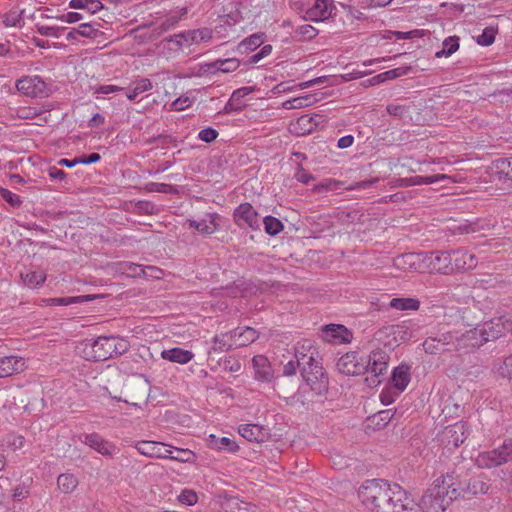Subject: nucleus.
Instances as JSON below:
<instances>
[{
	"label": "nucleus",
	"instance_id": "nucleus-5",
	"mask_svg": "<svg viewBox=\"0 0 512 512\" xmlns=\"http://www.w3.org/2000/svg\"><path fill=\"white\" fill-rule=\"evenodd\" d=\"M452 501L449 498L442 497L439 492H430L428 490L422 495L420 501H415L412 497V512H445Z\"/></svg>",
	"mask_w": 512,
	"mask_h": 512
},
{
	"label": "nucleus",
	"instance_id": "nucleus-44",
	"mask_svg": "<svg viewBox=\"0 0 512 512\" xmlns=\"http://www.w3.org/2000/svg\"><path fill=\"white\" fill-rule=\"evenodd\" d=\"M423 349L429 354H438L443 351H451V348H443L437 337H428L422 344Z\"/></svg>",
	"mask_w": 512,
	"mask_h": 512
},
{
	"label": "nucleus",
	"instance_id": "nucleus-23",
	"mask_svg": "<svg viewBox=\"0 0 512 512\" xmlns=\"http://www.w3.org/2000/svg\"><path fill=\"white\" fill-rule=\"evenodd\" d=\"M24 370L21 357L5 356L0 358V378L11 376Z\"/></svg>",
	"mask_w": 512,
	"mask_h": 512
},
{
	"label": "nucleus",
	"instance_id": "nucleus-46",
	"mask_svg": "<svg viewBox=\"0 0 512 512\" xmlns=\"http://www.w3.org/2000/svg\"><path fill=\"white\" fill-rule=\"evenodd\" d=\"M77 33L79 34V37L81 36L90 39H95L102 34L101 31L94 28L91 24L88 23L80 24L77 27Z\"/></svg>",
	"mask_w": 512,
	"mask_h": 512
},
{
	"label": "nucleus",
	"instance_id": "nucleus-39",
	"mask_svg": "<svg viewBox=\"0 0 512 512\" xmlns=\"http://www.w3.org/2000/svg\"><path fill=\"white\" fill-rule=\"evenodd\" d=\"M235 347L234 340L230 338V332L222 335H216L213 338L212 351L223 352Z\"/></svg>",
	"mask_w": 512,
	"mask_h": 512
},
{
	"label": "nucleus",
	"instance_id": "nucleus-47",
	"mask_svg": "<svg viewBox=\"0 0 512 512\" xmlns=\"http://www.w3.org/2000/svg\"><path fill=\"white\" fill-rule=\"evenodd\" d=\"M295 33L302 39V40H311L315 38L318 34V30L314 28L310 24H304L299 26Z\"/></svg>",
	"mask_w": 512,
	"mask_h": 512
},
{
	"label": "nucleus",
	"instance_id": "nucleus-62",
	"mask_svg": "<svg viewBox=\"0 0 512 512\" xmlns=\"http://www.w3.org/2000/svg\"><path fill=\"white\" fill-rule=\"evenodd\" d=\"M85 9L90 13L95 14L103 8V4L100 0H84Z\"/></svg>",
	"mask_w": 512,
	"mask_h": 512
},
{
	"label": "nucleus",
	"instance_id": "nucleus-34",
	"mask_svg": "<svg viewBox=\"0 0 512 512\" xmlns=\"http://www.w3.org/2000/svg\"><path fill=\"white\" fill-rule=\"evenodd\" d=\"M187 14V8L182 7L178 10L171 11L161 22L160 28L167 31L174 27Z\"/></svg>",
	"mask_w": 512,
	"mask_h": 512
},
{
	"label": "nucleus",
	"instance_id": "nucleus-4",
	"mask_svg": "<svg viewBox=\"0 0 512 512\" xmlns=\"http://www.w3.org/2000/svg\"><path fill=\"white\" fill-rule=\"evenodd\" d=\"M512 461V438H507L498 448L480 452L476 458L479 468L490 469Z\"/></svg>",
	"mask_w": 512,
	"mask_h": 512
},
{
	"label": "nucleus",
	"instance_id": "nucleus-18",
	"mask_svg": "<svg viewBox=\"0 0 512 512\" xmlns=\"http://www.w3.org/2000/svg\"><path fill=\"white\" fill-rule=\"evenodd\" d=\"M334 9L332 0H314V4L306 10L305 19L319 22L328 19Z\"/></svg>",
	"mask_w": 512,
	"mask_h": 512
},
{
	"label": "nucleus",
	"instance_id": "nucleus-22",
	"mask_svg": "<svg viewBox=\"0 0 512 512\" xmlns=\"http://www.w3.org/2000/svg\"><path fill=\"white\" fill-rule=\"evenodd\" d=\"M258 337V332L252 327L236 328L230 331V338L234 340L235 347L247 346L256 341Z\"/></svg>",
	"mask_w": 512,
	"mask_h": 512
},
{
	"label": "nucleus",
	"instance_id": "nucleus-11",
	"mask_svg": "<svg viewBox=\"0 0 512 512\" xmlns=\"http://www.w3.org/2000/svg\"><path fill=\"white\" fill-rule=\"evenodd\" d=\"M172 445L158 441H138L135 449L141 454L149 458L167 459V456L173 453Z\"/></svg>",
	"mask_w": 512,
	"mask_h": 512
},
{
	"label": "nucleus",
	"instance_id": "nucleus-29",
	"mask_svg": "<svg viewBox=\"0 0 512 512\" xmlns=\"http://www.w3.org/2000/svg\"><path fill=\"white\" fill-rule=\"evenodd\" d=\"M189 226L196 229L201 234L210 235L215 232L217 225L215 223V217L208 214L206 218L201 220H188Z\"/></svg>",
	"mask_w": 512,
	"mask_h": 512
},
{
	"label": "nucleus",
	"instance_id": "nucleus-55",
	"mask_svg": "<svg viewBox=\"0 0 512 512\" xmlns=\"http://www.w3.org/2000/svg\"><path fill=\"white\" fill-rule=\"evenodd\" d=\"M307 101H308L307 97H299V98H295V99L288 100V101L284 102L283 107L286 109L301 108V107L308 105Z\"/></svg>",
	"mask_w": 512,
	"mask_h": 512
},
{
	"label": "nucleus",
	"instance_id": "nucleus-19",
	"mask_svg": "<svg viewBox=\"0 0 512 512\" xmlns=\"http://www.w3.org/2000/svg\"><path fill=\"white\" fill-rule=\"evenodd\" d=\"M453 271H465L477 266V258L465 249H457L451 252Z\"/></svg>",
	"mask_w": 512,
	"mask_h": 512
},
{
	"label": "nucleus",
	"instance_id": "nucleus-57",
	"mask_svg": "<svg viewBox=\"0 0 512 512\" xmlns=\"http://www.w3.org/2000/svg\"><path fill=\"white\" fill-rule=\"evenodd\" d=\"M499 370L502 376L512 378V355H509L504 359L503 365Z\"/></svg>",
	"mask_w": 512,
	"mask_h": 512
},
{
	"label": "nucleus",
	"instance_id": "nucleus-28",
	"mask_svg": "<svg viewBox=\"0 0 512 512\" xmlns=\"http://www.w3.org/2000/svg\"><path fill=\"white\" fill-rule=\"evenodd\" d=\"M161 355L163 359L169 360L171 362H176L179 364L188 363L189 361L192 360L194 356L191 351L177 347L169 350H163Z\"/></svg>",
	"mask_w": 512,
	"mask_h": 512
},
{
	"label": "nucleus",
	"instance_id": "nucleus-14",
	"mask_svg": "<svg viewBox=\"0 0 512 512\" xmlns=\"http://www.w3.org/2000/svg\"><path fill=\"white\" fill-rule=\"evenodd\" d=\"M479 329L486 343L504 336L509 331V323L506 316H501L485 322Z\"/></svg>",
	"mask_w": 512,
	"mask_h": 512
},
{
	"label": "nucleus",
	"instance_id": "nucleus-52",
	"mask_svg": "<svg viewBox=\"0 0 512 512\" xmlns=\"http://www.w3.org/2000/svg\"><path fill=\"white\" fill-rule=\"evenodd\" d=\"M132 86L136 90V93L139 95L151 90L153 88V83L148 78H138L132 82Z\"/></svg>",
	"mask_w": 512,
	"mask_h": 512
},
{
	"label": "nucleus",
	"instance_id": "nucleus-36",
	"mask_svg": "<svg viewBox=\"0 0 512 512\" xmlns=\"http://www.w3.org/2000/svg\"><path fill=\"white\" fill-rule=\"evenodd\" d=\"M20 276L24 284L30 288L38 287L46 280V274L43 271H30L27 273H21Z\"/></svg>",
	"mask_w": 512,
	"mask_h": 512
},
{
	"label": "nucleus",
	"instance_id": "nucleus-50",
	"mask_svg": "<svg viewBox=\"0 0 512 512\" xmlns=\"http://www.w3.org/2000/svg\"><path fill=\"white\" fill-rule=\"evenodd\" d=\"M0 196L12 207H19L22 204L20 197L6 188L0 187Z\"/></svg>",
	"mask_w": 512,
	"mask_h": 512
},
{
	"label": "nucleus",
	"instance_id": "nucleus-43",
	"mask_svg": "<svg viewBox=\"0 0 512 512\" xmlns=\"http://www.w3.org/2000/svg\"><path fill=\"white\" fill-rule=\"evenodd\" d=\"M212 66L218 71L229 73L235 71L240 66V61L236 58H228L215 61Z\"/></svg>",
	"mask_w": 512,
	"mask_h": 512
},
{
	"label": "nucleus",
	"instance_id": "nucleus-30",
	"mask_svg": "<svg viewBox=\"0 0 512 512\" xmlns=\"http://www.w3.org/2000/svg\"><path fill=\"white\" fill-rule=\"evenodd\" d=\"M389 306L400 311H417L420 307V301L416 298H393Z\"/></svg>",
	"mask_w": 512,
	"mask_h": 512
},
{
	"label": "nucleus",
	"instance_id": "nucleus-63",
	"mask_svg": "<svg viewBox=\"0 0 512 512\" xmlns=\"http://www.w3.org/2000/svg\"><path fill=\"white\" fill-rule=\"evenodd\" d=\"M337 184L338 183L336 181L326 180L325 182L315 185L313 188V191L320 193L322 191L331 190V189L335 188L337 186Z\"/></svg>",
	"mask_w": 512,
	"mask_h": 512
},
{
	"label": "nucleus",
	"instance_id": "nucleus-45",
	"mask_svg": "<svg viewBox=\"0 0 512 512\" xmlns=\"http://www.w3.org/2000/svg\"><path fill=\"white\" fill-rule=\"evenodd\" d=\"M446 178H448V176L445 174H438V175H433V176L417 175V176L410 178V183L412 185H427V184L435 183L440 180H444Z\"/></svg>",
	"mask_w": 512,
	"mask_h": 512
},
{
	"label": "nucleus",
	"instance_id": "nucleus-17",
	"mask_svg": "<svg viewBox=\"0 0 512 512\" xmlns=\"http://www.w3.org/2000/svg\"><path fill=\"white\" fill-rule=\"evenodd\" d=\"M389 359L390 357L387 352L381 349L373 350L365 357L366 372H370L376 377L383 375L388 369Z\"/></svg>",
	"mask_w": 512,
	"mask_h": 512
},
{
	"label": "nucleus",
	"instance_id": "nucleus-25",
	"mask_svg": "<svg viewBox=\"0 0 512 512\" xmlns=\"http://www.w3.org/2000/svg\"><path fill=\"white\" fill-rule=\"evenodd\" d=\"M491 170L499 179L512 181V157L494 160L492 162Z\"/></svg>",
	"mask_w": 512,
	"mask_h": 512
},
{
	"label": "nucleus",
	"instance_id": "nucleus-38",
	"mask_svg": "<svg viewBox=\"0 0 512 512\" xmlns=\"http://www.w3.org/2000/svg\"><path fill=\"white\" fill-rule=\"evenodd\" d=\"M493 225L485 220L478 219L475 222H470L468 224H464L459 226V231L461 233L469 234L476 233L481 231H489Z\"/></svg>",
	"mask_w": 512,
	"mask_h": 512
},
{
	"label": "nucleus",
	"instance_id": "nucleus-1",
	"mask_svg": "<svg viewBox=\"0 0 512 512\" xmlns=\"http://www.w3.org/2000/svg\"><path fill=\"white\" fill-rule=\"evenodd\" d=\"M361 503L372 512H412V496L397 484L367 480L358 490Z\"/></svg>",
	"mask_w": 512,
	"mask_h": 512
},
{
	"label": "nucleus",
	"instance_id": "nucleus-2",
	"mask_svg": "<svg viewBox=\"0 0 512 512\" xmlns=\"http://www.w3.org/2000/svg\"><path fill=\"white\" fill-rule=\"evenodd\" d=\"M82 346L84 358L97 362L124 354L129 350L130 343L118 336H99L96 339L85 340Z\"/></svg>",
	"mask_w": 512,
	"mask_h": 512
},
{
	"label": "nucleus",
	"instance_id": "nucleus-61",
	"mask_svg": "<svg viewBox=\"0 0 512 512\" xmlns=\"http://www.w3.org/2000/svg\"><path fill=\"white\" fill-rule=\"evenodd\" d=\"M124 90V88L116 85H100L95 89L96 94H110Z\"/></svg>",
	"mask_w": 512,
	"mask_h": 512
},
{
	"label": "nucleus",
	"instance_id": "nucleus-8",
	"mask_svg": "<svg viewBox=\"0 0 512 512\" xmlns=\"http://www.w3.org/2000/svg\"><path fill=\"white\" fill-rule=\"evenodd\" d=\"M338 371L344 375H360L366 372L365 357L356 351L341 356L336 364Z\"/></svg>",
	"mask_w": 512,
	"mask_h": 512
},
{
	"label": "nucleus",
	"instance_id": "nucleus-40",
	"mask_svg": "<svg viewBox=\"0 0 512 512\" xmlns=\"http://www.w3.org/2000/svg\"><path fill=\"white\" fill-rule=\"evenodd\" d=\"M211 446L218 450H226L228 452H236L238 450V445L228 437L216 438L211 435Z\"/></svg>",
	"mask_w": 512,
	"mask_h": 512
},
{
	"label": "nucleus",
	"instance_id": "nucleus-41",
	"mask_svg": "<svg viewBox=\"0 0 512 512\" xmlns=\"http://www.w3.org/2000/svg\"><path fill=\"white\" fill-rule=\"evenodd\" d=\"M173 453L167 456V459L175 460L182 463H191L195 459V453L189 449H182L178 447L171 448Z\"/></svg>",
	"mask_w": 512,
	"mask_h": 512
},
{
	"label": "nucleus",
	"instance_id": "nucleus-31",
	"mask_svg": "<svg viewBox=\"0 0 512 512\" xmlns=\"http://www.w3.org/2000/svg\"><path fill=\"white\" fill-rule=\"evenodd\" d=\"M118 271L128 277H146L147 270L140 264L132 262H121L118 264Z\"/></svg>",
	"mask_w": 512,
	"mask_h": 512
},
{
	"label": "nucleus",
	"instance_id": "nucleus-15",
	"mask_svg": "<svg viewBox=\"0 0 512 512\" xmlns=\"http://www.w3.org/2000/svg\"><path fill=\"white\" fill-rule=\"evenodd\" d=\"M82 442L99 454L112 458L119 452L117 446L97 433L84 434Z\"/></svg>",
	"mask_w": 512,
	"mask_h": 512
},
{
	"label": "nucleus",
	"instance_id": "nucleus-6",
	"mask_svg": "<svg viewBox=\"0 0 512 512\" xmlns=\"http://www.w3.org/2000/svg\"><path fill=\"white\" fill-rule=\"evenodd\" d=\"M470 434L468 424L463 421L445 427L439 434V441L448 450L459 447Z\"/></svg>",
	"mask_w": 512,
	"mask_h": 512
},
{
	"label": "nucleus",
	"instance_id": "nucleus-24",
	"mask_svg": "<svg viewBox=\"0 0 512 512\" xmlns=\"http://www.w3.org/2000/svg\"><path fill=\"white\" fill-rule=\"evenodd\" d=\"M453 473H446L436 478L431 486L427 489L430 492H439V495L445 498H450L449 491L453 486Z\"/></svg>",
	"mask_w": 512,
	"mask_h": 512
},
{
	"label": "nucleus",
	"instance_id": "nucleus-26",
	"mask_svg": "<svg viewBox=\"0 0 512 512\" xmlns=\"http://www.w3.org/2000/svg\"><path fill=\"white\" fill-rule=\"evenodd\" d=\"M490 485L481 477L466 480V498L470 499L479 494L488 493Z\"/></svg>",
	"mask_w": 512,
	"mask_h": 512
},
{
	"label": "nucleus",
	"instance_id": "nucleus-21",
	"mask_svg": "<svg viewBox=\"0 0 512 512\" xmlns=\"http://www.w3.org/2000/svg\"><path fill=\"white\" fill-rule=\"evenodd\" d=\"M238 432L242 437L247 439L248 441L255 442H264L268 438L267 430L258 424H244L240 425L238 428Z\"/></svg>",
	"mask_w": 512,
	"mask_h": 512
},
{
	"label": "nucleus",
	"instance_id": "nucleus-48",
	"mask_svg": "<svg viewBox=\"0 0 512 512\" xmlns=\"http://www.w3.org/2000/svg\"><path fill=\"white\" fill-rule=\"evenodd\" d=\"M178 501L181 504L192 506L197 503L198 496L194 490L184 489L178 496Z\"/></svg>",
	"mask_w": 512,
	"mask_h": 512
},
{
	"label": "nucleus",
	"instance_id": "nucleus-35",
	"mask_svg": "<svg viewBox=\"0 0 512 512\" xmlns=\"http://www.w3.org/2000/svg\"><path fill=\"white\" fill-rule=\"evenodd\" d=\"M453 473V486L451 488V490L449 491L450 493V500L453 502L454 500L458 499V498H466V489H465V484H466V479L462 480L460 478V476L458 474H456L454 471L452 472Z\"/></svg>",
	"mask_w": 512,
	"mask_h": 512
},
{
	"label": "nucleus",
	"instance_id": "nucleus-56",
	"mask_svg": "<svg viewBox=\"0 0 512 512\" xmlns=\"http://www.w3.org/2000/svg\"><path fill=\"white\" fill-rule=\"evenodd\" d=\"M406 73H407V69L399 67V68L387 70L385 72H382L381 74L383 76L384 81H386V80H392V79L398 78L400 76L405 75Z\"/></svg>",
	"mask_w": 512,
	"mask_h": 512
},
{
	"label": "nucleus",
	"instance_id": "nucleus-7",
	"mask_svg": "<svg viewBox=\"0 0 512 512\" xmlns=\"http://www.w3.org/2000/svg\"><path fill=\"white\" fill-rule=\"evenodd\" d=\"M422 267L430 272L449 274L453 272L452 255L447 251H432L425 253L421 258Z\"/></svg>",
	"mask_w": 512,
	"mask_h": 512
},
{
	"label": "nucleus",
	"instance_id": "nucleus-12",
	"mask_svg": "<svg viewBox=\"0 0 512 512\" xmlns=\"http://www.w3.org/2000/svg\"><path fill=\"white\" fill-rule=\"evenodd\" d=\"M19 92L30 97H43L47 95V85L39 76H25L16 82Z\"/></svg>",
	"mask_w": 512,
	"mask_h": 512
},
{
	"label": "nucleus",
	"instance_id": "nucleus-37",
	"mask_svg": "<svg viewBox=\"0 0 512 512\" xmlns=\"http://www.w3.org/2000/svg\"><path fill=\"white\" fill-rule=\"evenodd\" d=\"M264 42L263 34H253L244 40H242L239 45L238 49L241 52H250L256 50L258 47H260Z\"/></svg>",
	"mask_w": 512,
	"mask_h": 512
},
{
	"label": "nucleus",
	"instance_id": "nucleus-49",
	"mask_svg": "<svg viewBox=\"0 0 512 512\" xmlns=\"http://www.w3.org/2000/svg\"><path fill=\"white\" fill-rule=\"evenodd\" d=\"M496 31L492 27H487L482 31V34L477 37V43L482 46H489L495 40Z\"/></svg>",
	"mask_w": 512,
	"mask_h": 512
},
{
	"label": "nucleus",
	"instance_id": "nucleus-33",
	"mask_svg": "<svg viewBox=\"0 0 512 512\" xmlns=\"http://www.w3.org/2000/svg\"><path fill=\"white\" fill-rule=\"evenodd\" d=\"M58 488L63 493H71L78 485V479L70 473L60 474L57 478Z\"/></svg>",
	"mask_w": 512,
	"mask_h": 512
},
{
	"label": "nucleus",
	"instance_id": "nucleus-58",
	"mask_svg": "<svg viewBox=\"0 0 512 512\" xmlns=\"http://www.w3.org/2000/svg\"><path fill=\"white\" fill-rule=\"evenodd\" d=\"M47 172H48L49 177L52 180H56V181H63L66 179V176H67V174L63 170L58 169L55 166L49 167L47 169Z\"/></svg>",
	"mask_w": 512,
	"mask_h": 512
},
{
	"label": "nucleus",
	"instance_id": "nucleus-27",
	"mask_svg": "<svg viewBox=\"0 0 512 512\" xmlns=\"http://www.w3.org/2000/svg\"><path fill=\"white\" fill-rule=\"evenodd\" d=\"M410 382L409 367L400 365L393 370L392 384L398 393L403 392Z\"/></svg>",
	"mask_w": 512,
	"mask_h": 512
},
{
	"label": "nucleus",
	"instance_id": "nucleus-60",
	"mask_svg": "<svg viewBox=\"0 0 512 512\" xmlns=\"http://www.w3.org/2000/svg\"><path fill=\"white\" fill-rule=\"evenodd\" d=\"M38 32L43 36L58 37L60 29L52 26H38Z\"/></svg>",
	"mask_w": 512,
	"mask_h": 512
},
{
	"label": "nucleus",
	"instance_id": "nucleus-3",
	"mask_svg": "<svg viewBox=\"0 0 512 512\" xmlns=\"http://www.w3.org/2000/svg\"><path fill=\"white\" fill-rule=\"evenodd\" d=\"M295 358H297V365L306 385L316 395L325 394L328 391V376L321 363L314 358V350H311L310 347L308 353H304L297 348Z\"/></svg>",
	"mask_w": 512,
	"mask_h": 512
},
{
	"label": "nucleus",
	"instance_id": "nucleus-59",
	"mask_svg": "<svg viewBox=\"0 0 512 512\" xmlns=\"http://www.w3.org/2000/svg\"><path fill=\"white\" fill-rule=\"evenodd\" d=\"M222 290L224 291L222 295L230 296L233 298L243 296V290L240 288V284L227 286Z\"/></svg>",
	"mask_w": 512,
	"mask_h": 512
},
{
	"label": "nucleus",
	"instance_id": "nucleus-51",
	"mask_svg": "<svg viewBox=\"0 0 512 512\" xmlns=\"http://www.w3.org/2000/svg\"><path fill=\"white\" fill-rule=\"evenodd\" d=\"M146 190L149 192H158V193H171L174 192L175 189L172 185L166 183H157L150 182L146 184Z\"/></svg>",
	"mask_w": 512,
	"mask_h": 512
},
{
	"label": "nucleus",
	"instance_id": "nucleus-32",
	"mask_svg": "<svg viewBox=\"0 0 512 512\" xmlns=\"http://www.w3.org/2000/svg\"><path fill=\"white\" fill-rule=\"evenodd\" d=\"M459 49V37H447L442 43V49L435 53L436 58L449 57Z\"/></svg>",
	"mask_w": 512,
	"mask_h": 512
},
{
	"label": "nucleus",
	"instance_id": "nucleus-9",
	"mask_svg": "<svg viewBox=\"0 0 512 512\" xmlns=\"http://www.w3.org/2000/svg\"><path fill=\"white\" fill-rule=\"evenodd\" d=\"M213 37V31L210 28L203 27L199 29L187 30L171 37L170 41L176 43L177 46H191L208 42Z\"/></svg>",
	"mask_w": 512,
	"mask_h": 512
},
{
	"label": "nucleus",
	"instance_id": "nucleus-20",
	"mask_svg": "<svg viewBox=\"0 0 512 512\" xmlns=\"http://www.w3.org/2000/svg\"><path fill=\"white\" fill-rule=\"evenodd\" d=\"M255 378L262 382H270L273 377V369L268 358L264 355H256L252 359Z\"/></svg>",
	"mask_w": 512,
	"mask_h": 512
},
{
	"label": "nucleus",
	"instance_id": "nucleus-13",
	"mask_svg": "<svg viewBox=\"0 0 512 512\" xmlns=\"http://www.w3.org/2000/svg\"><path fill=\"white\" fill-rule=\"evenodd\" d=\"M485 344L479 328L470 329L462 334L456 332L455 350L469 352Z\"/></svg>",
	"mask_w": 512,
	"mask_h": 512
},
{
	"label": "nucleus",
	"instance_id": "nucleus-10",
	"mask_svg": "<svg viewBox=\"0 0 512 512\" xmlns=\"http://www.w3.org/2000/svg\"><path fill=\"white\" fill-rule=\"evenodd\" d=\"M234 222L239 227L248 226L253 230L260 228V217L253 206L248 203L240 204L233 213Z\"/></svg>",
	"mask_w": 512,
	"mask_h": 512
},
{
	"label": "nucleus",
	"instance_id": "nucleus-16",
	"mask_svg": "<svg viewBox=\"0 0 512 512\" xmlns=\"http://www.w3.org/2000/svg\"><path fill=\"white\" fill-rule=\"evenodd\" d=\"M321 337L330 343L345 344L351 342L353 335L344 325L329 324L322 328Z\"/></svg>",
	"mask_w": 512,
	"mask_h": 512
},
{
	"label": "nucleus",
	"instance_id": "nucleus-53",
	"mask_svg": "<svg viewBox=\"0 0 512 512\" xmlns=\"http://www.w3.org/2000/svg\"><path fill=\"white\" fill-rule=\"evenodd\" d=\"M437 338L443 348L450 347L451 351L455 350L456 332L449 331L441 334Z\"/></svg>",
	"mask_w": 512,
	"mask_h": 512
},
{
	"label": "nucleus",
	"instance_id": "nucleus-64",
	"mask_svg": "<svg viewBox=\"0 0 512 512\" xmlns=\"http://www.w3.org/2000/svg\"><path fill=\"white\" fill-rule=\"evenodd\" d=\"M297 368H299V366L297 365V359L295 361L290 360L284 365L283 374L285 376L295 375Z\"/></svg>",
	"mask_w": 512,
	"mask_h": 512
},
{
	"label": "nucleus",
	"instance_id": "nucleus-42",
	"mask_svg": "<svg viewBox=\"0 0 512 512\" xmlns=\"http://www.w3.org/2000/svg\"><path fill=\"white\" fill-rule=\"evenodd\" d=\"M263 224H264L265 232L271 236L277 235L284 228L282 222L278 218L273 217V216H266L263 219Z\"/></svg>",
	"mask_w": 512,
	"mask_h": 512
},
{
	"label": "nucleus",
	"instance_id": "nucleus-54",
	"mask_svg": "<svg viewBox=\"0 0 512 512\" xmlns=\"http://www.w3.org/2000/svg\"><path fill=\"white\" fill-rule=\"evenodd\" d=\"M198 137L203 142L211 143L218 137V132L214 128L207 127L199 132Z\"/></svg>",
	"mask_w": 512,
	"mask_h": 512
}]
</instances>
